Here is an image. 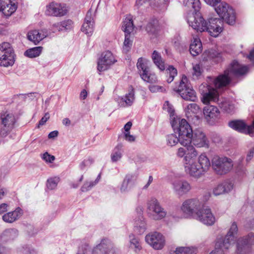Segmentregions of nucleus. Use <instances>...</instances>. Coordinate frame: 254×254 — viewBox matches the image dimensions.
<instances>
[{
  "mask_svg": "<svg viewBox=\"0 0 254 254\" xmlns=\"http://www.w3.org/2000/svg\"><path fill=\"white\" fill-rule=\"evenodd\" d=\"M248 70L247 66L241 65L237 61H233L224 71V74L220 75L215 79L208 77L207 83H202L199 87V90L202 96L201 101L204 104H208L211 101L217 102V100L220 98L218 97L216 88L227 86L233 77L245 74Z\"/></svg>",
  "mask_w": 254,
  "mask_h": 254,
  "instance_id": "nucleus-1",
  "label": "nucleus"
},
{
  "mask_svg": "<svg viewBox=\"0 0 254 254\" xmlns=\"http://www.w3.org/2000/svg\"><path fill=\"white\" fill-rule=\"evenodd\" d=\"M186 156L184 158L185 171L190 176L194 179H199L208 171L211 163L205 153L198 156L196 149L191 144L188 146Z\"/></svg>",
  "mask_w": 254,
  "mask_h": 254,
  "instance_id": "nucleus-2",
  "label": "nucleus"
},
{
  "mask_svg": "<svg viewBox=\"0 0 254 254\" xmlns=\"http://www.w3.org/2000/svg\"><path fill=\"white\" fill-rule=\"evenodd\" d=\"M188 22L191 27L197 32L207 31L214 37H217L222 31L223 21L220 18H210L208 22L202 16L190 17Z\"/></svg>",
  "mask_w": 254,
  "mask_h": 254,
  "instance_id": "nucleus-3",
  "label": "nucleus"
},
{
  "mask_svg": "<svg viewBox=\"0 0 254 254\" xmlns=\"http://www.w3.org/2000/svg\"><path fill=\"white\" fill-rule=\"evenodd\" d=\"M238 226L236 222L231 224L224 238L218 239L215 248L209 254H224L235 244L237 237Z\"/></svg>",
  "mask_w": 254,
  "mask_h": 254,
  "instance_id": "nucleus-4",
  "label": "nucleus"
},
{
  "mask_svg": "<svg viewBox=\"0 0 254 254\" xmlns=\"http://www.w3.org/2000/svg\"><path fill=\"white\" fill-rule=\"evenodd\" d=\"M171 125L174 131L177 132L181 138V144H190V135L193 131L188 122L184 119L177 118L172 121Z\"/></svg>",
  "mask_w": 254,
  "mask_h": 254,
  "instance_id": "nucleus-5",
  "label": "nucleus"
},
{
  "mask_svg": "<svg viewBox=\"0 0 254 254\" xmlns=\"http://www.w3.org/2000/svg\"><path fill=\"white\" fill-rule=\"evenodd\" d=\"M210 163L215 173L219 175L226 174L231 170L234 165L231 159L218 155L214 156Z\"/></svg>",
  "mask_w": 254,
  "mask_h": 254,
  "instance_id": "nucleus-6",
  "label": "nucleus"
},
{
  "mask_svg": "<svg viewBox=\"0 0 254 254\" xmlns=\"http://www.w3.org/2000/svg\"><path fill=\"white\" fill-rule=\"evenodd\" d=\"M173 90L185 100L194 102L197 99L195 91L189 83L188 78L185 75L182 76L179 85L174 87Z\"/></svg>",
  "mask_w": 254,
  "mask_h": 254,
  "instance_id": "nucleus-7",
  "label": "nucleus"
},
{
  "mask_svg": "<svg viewBox=\"0 0 254 254\" xmlns=\"http://www.w3.org/2000/svg\"><path fill=\"white\" fill-rule=\"evenodd\" d=\"M15 61V54L11 45L8 42L0 44V66H11Z\"/></svg>",
  "mask_w": 254,
  "mask_h": 254,
  "instance_id": "nucleus-8",
  "label": "nucleus"
},
{
  "mask_svg": "<svg viewBox=\"0 0 254 254\" xmlns=\"http://www.w3.org/2000/svg\"><path fill=\"white\" fill-rule=\"evenodd\" d=\"M215 10L219 16L228 24L233 25L235 23V12L228 3L220 2L215 7Z\"/></svg>",
  "mask_w": 254,
  "mask_h": 254,
  "instance_id": "nucleus-9",
  "label": "nucleus"
},
{
  "mask_svg": "<svg viewBox=\"0 0 254 254\" xmlns=\"http://www.w3.org/2000/svg\"><path fill=\"white\" fill-rule=\"evenodd\" d=\"M0 134L2 136H5L14 128L16 119L12 112L3 111L0 114Z\"/></svg>",
  "mask_w": 254,
  "mask_h": 254,
  "instance_id": "nucleus-10",
  "label": "nucleus"
},
{
  "mask_svg": "<svg viewBox=\"0 0 254 254\" xmlns=\"http://www.w3.org/2000/svg\"><path fill=\"white\" fill-rule=\"evenodd\" d=\"M254 245V233H250L247 235L239 238L236 241L237 254H251L253 250L252 246Z\"/></svg>",
  "mask_w": 254,
  "mask_h": 254,
  "instance_id": "nucleus-11",
  "label": "nucleus"
},
{
  "mask_svg": "<svg viewBox=\"0 0 254 254\" xmlns=\"http://www.w3.org/2000/svg\"><path fill=\"white\" fill-rule=\"evenodd\" d=\"M202 206V202L198 199L191 198L187 199L183 203L181 209L185 214L195 218Z\"/></svg>",
  "mask_w": 254,
  "mask_h": 254,
  "instance_id": "nucleus-12",
  "label": "nucleus"
},
{
  "mask_svg": "<svg viewBox=\"0 0 254 254\" xmlns=\"http://www.w3.org/2000/svg\"><path fill=\"white\" fill-rule=\"evenodd\" d=\"M147 209L152 218L155 220L164 218L167 212L161 206L159 202L155 198H152L148 201Z\"/></svg>",
  "mask_w": 254,
  "mask_h": 254,
  "instance_id": "nucleus-13",
  "label": "nucleus"
},
{
  "mask_svg": "<svg viewBox=\"0 0 254 254\" xmlns=\"http://www.w3.org/2000/svg\"><path fill=\"white\" fill-rule=\"evenodd\" d=\"M133 29L134 25L131 17L129 16L126 18L122 25V30L125 33V38L123 49L124 52L126 53L130 50L132 46V41L130 39V34L133 31Z\"/></svg>",
  "mask_w": 254,
  "mask_h": 254,
  "instance_id": "nucleus-14",
  "label": "nucleus"
},
{
  "mask_svg": "<svg viewBox=\"0 0 254 254\" xmlns=\"http://www.w3.org/2000/svg\"><path fill=\"white\" fill-rule=\"evenodd\" d=\"M93 254H120V250L110 240L104 239L94 248Z\"/></svg>",
  "mask_w": 254,
  "mask_h": 254,
  "instance_id": "nucleus-15",
  "label": "nucleus"
},
{
  "mask_svg": "<svg viewBox=\"0 0 254 254\" xmlns=\"http://www.w3.org/2000/svg\"><path fill=\"white\" fill-rule=\"evenodd\" d=\"M229 126L239 132L254 136V120L251 126H247L241 120H234L229 123Z\"/></svg>",
  "mask_w": 254,
  "mask_h": 254,
  "instance_id": "nucleus-16",
  "label": "nucleus"
},
{
  "mask_svg": "<svg viewBox=\"0 0 254 254\" xmlns=\"http://www.w3.org/2000/svg\"><path fill=\"white\" fill-rule=\"evenodd\" d=\"M145 241L155 250L162 249L165 245L164 236L160 233H150L145 237Z\"/></svg>",
  "mask_w": 254,
  "mask_h": 254,
  "instance_id": "nucleus-17",
  "label": "nucleus"
},
{
  "mask_svg": "<svg viewBox=\"0 0 254 254\" xmlns=\"http://www.w3.org/2000/svg\"><path fill=\"white\" fill-rule=\"evenodd\" d=\"M190 138V144L192 142L197 147H209V141L202 130H195L192 132Z\"/></svg>",
  "mask_w": 254,
  "mask_h": 254,
  "instance_id": "nucleus-18",
  "label": "nucleus"
},
{
  "mask_svg": "<svg viewBox=\"0 0 254 254\" xmlns=\"http://www.w3.org/2000/svg\"><path fill=\"white\" fill-rule=\"evenodd\" d=\"M194 218L207 226L213 225L216 221L215 217L210 208L207 207L205 208L202 207Z\"/></svg>",
  "mask_w": 254,
  "mask_h": 254,
  "instance_id": "nucleus-19",
  "label": "nucleus"
},
{
  "mask_svg": "<svg viewBox=\"0 0 254 254\" xmlns=\"http://www.w3.org/2000/svg\"><path fill=\"white\" fill-rule=\"evenodd\" d=\"M116 62V61L111 52L108 51L103 52L98 60L97 69L100 72L105 71Z\"/></svg>",
  "mask_w": 254,
  "mask_h": 254,
  "instance_id": "nucleus-20",
  "label": "nucleus"
},
{
  "mask_svg": "<svg viewBox=\"0 0 254 254\" xmlns=\"http://www.w3.org/2000/svg\"><path fill=\"white\" fill-rule=\"evenodd\" d=\"M172 189L178 195L183 196L189 193L191 190L190 184L185 180H177L172 183Z\"/></svg>",
  "mask_w": 254,
  "mask_h": 254,
  "instance_id": "nucleus-21",
  "label": "nucleus"
},
{
  "mask_svg": "<svg viewBox=\"0 0 254 254\" xmlns=\"http://www.w3.org/2000/svg\"><path fill=\"white\" fill-rule=\"evenodd\" d=\"M67 10L64 4L51 2L46 6L45 14L48 16H63L66 14Z\"/></svg>",
  "mask_w": 254,
  "mask_h": 254,
  "instance_id": "nucleus-22",
  "label": "nucleus"
},
{
  "mask_svg": "<svg viewBox=\"0 0 254 254\" xmlns=\"http://www.w3.org/2000/svg\"><path fill=\"white\" fill-rule=\"evenodd\" d=\"M95 12L90 9L87 12L84 22L81 27V31L88 36H91L94 29Z\"/></svg>",
  "mask_w": 254,
  "mask_h": 254,
  "instance_id": "nucleus-23",
  "label": "nucleus"
},
{
  "mask_svg": "<svg viewBox=\"0 0 254 254\" xmlns=\"http://www.w3.org/2000/svg\"><path fill=\"white\" fill-rule=\"evenodd\" d=\"M135 100V92L132 86L129 87L128 92L125 95L119 96L116 99L118 105L121 107L126 108L131 106Z\"/></svg>",
  "mask_w": 254,
  "mask_h": 254,
  "instance_id": "nucleus-24",
  "label": "nucleus"
},
{
  "mask_svg": "<svg viewBox=\"0 0 254 254\" xmlns=\"http://www.w3.org/2000/svg\"><path fill=\"white\" fill-rule=\"evenodd\" d=\"M48 36L46 29H34L29 31L27 35V39L35 45H38Z\"/></svg>",
  "mask_w": 254,
  "mask_h": 254,
  "instance_id": "nucleus-25",
  "label": "nucleus"
},
{
  "mask_svg": "<svg viewBox=\"0 0 254 254\" xmlns=\"http://www.w3.org/2000/svg\"><path fill=\"white\" fill-rule=\"evenodd\" d=\"M234 187L233 183L229 180L219 183L213 188L212 192L215 196L229 193Z\"/></svg>",
  "mask_w": 254,
  "mask_h": 254,
  "instance_id": "nucleus-26",
  "label": "nucleus"
},
{
  "mask_svg": "<svg viewBox=\"0 0 254 254\" xmlns=\"http://www.w3.org/2000/svg\"><path fill=\"white\" fill-rule=\"evenodd\" d=\"M217 104L224 112L232 114L236 110L234 101L229 99L221 98L217 100Z\"/></svg>",
  "mask_w": 254,
  "mask_h": 254,
  "instance_id": "nucleus-27",
  "label": "nucleus"
},
{
  "mask_svg": "<svg viewBox=\"0 0 254 254\" xmlns=\"http://www.w3.org/2000/svg\"><path fill=\"white\" fill-rule=\"evenodd\" d=\"M218 109L212 105H206L203 108V114L208 122L213 123L219 116Z\"/></svg>",
  "mask_w": 254,
  "mask_h": 254,
  "instance_id": "nucleus-28",
  "label": "nucleus"
},
{
  "mask_svg": "<svg viewBox=\"0 0 254 254\" xmlns=\"http://www.w3.org/2000/svg\"><path fill=\"white\" fill-rule=\"evenodd\" d=\"M17 8V5L15 3H12L10 0L0 1V12L1 11L6 17L10 16L16 11Z\"/></svg>",
  "mask_w": 254,
  "mask_h": 254,
  "instance_id": "nucleus-29",
  "label": "nucleus"
},
{
  "mask_svg": "<svg viewBox=\"0 0 254 254\" xmlns=\"http://www.w3.org/2000/svg\"><path fill=\"white\" fill-rule=\"evenodd\" d=\"M22 214L23 210L18 207L14 211L5 213L2 219L5 222L12 223L18 220Z\"/></svg>",
  "mask_w": 254,
  "mask_h": 254,
  "instance_id": "nucleus-30",
  "label": "nucleus"
},
{
  "mask_svg": "<svg viewBox=\"0 0 254 254\" xmlns=\"http://www.w3.org/2000/svg\"><path fill=\"white\" fill-rule=\"evenodd\" d=\"M135 176L132 174H127L125 176L120 188L121 192L130 190L135 184Z\"/></svg>",
  "mask_w": 254,
  "mask_h": 254,
  "instance_id": "nucleus-31",
  "label": "nucleus"
},
{
  "mask_svg": "<svg viewBox=\"0 0 254 254\" xmlns=\"http://www.w3.org/2000/svg\"><path fill=\"white\" fill-rule=\"evenodd\" d=\"M18 235V231L15 228L5 229L0 235V238L3 242H8L14 240Z\"/></svg>",
  "mask_w": 254,
  "mask_h": 254,
  "instance_id": "nucleus-32",
  "label": "nucleus"
},
{
  "mask_svg": "<svg viewBox=\"0 0 254 254\" xmlns=\"http://www.w3.org/2000/svg\"><path fill=\"white\" fill-rule=\"evenodd\" d=\"M141 212V209L140 208L138 217L137 219L135 220L134 222V230L136 231L138 234L143 233L146 229V223L142 216Z\"/></svg>",
  "mask_w": 254,
  "mask_h": 254,
  "instance_id": "nucleus-33",
  "label": "nucleus"
},
{
  "mask_svg": "<svg viewBox=\"0 0 254 254\" xmlns=\"http://www.w3.org/2000/svg\"><path fill=\"white\" fill-rule=\"evenodd\" d=\"M146 30L151 38L156 37L158 32V21L156 19L151 20L146 25Z\"/></svg>",
  "mask_w": 254,
  "mask_h": 254,
  "instance_id": "nucleus-34",
  "label": "nucleus"
},
{
  "mask_svg": "<svg viewBox=\"0 0 254 254\" xmlns=\"http://www.w3.org/2000/svg\"><path fill=\"white\" fill-rule=\"evenodd\" d=\"M202 47L200 39L194 38L190 47V51L193 56H196L201 53Z\"/></svg>",
  "mask_w": 254,
  "mask_h": 254,
  "instance_id": "nucleus-35",
  "label": "nucleus"
},
{
  "mask_svg": "<svg viewBox=\"0 0 254 254\" xmlns=\"http://www.w3.org/2000/svg\"><path fill=\"white\" fill-rule=\"evenodd\" d=\"M152 60L155 64L161 71L164 70L165 65L160 54L156 51H154L152 55Z\"/></svg>",
  "mask_w": 254,
  "mask_h": 254,
  "instance_id": "nucleus-36",
  "label": "nucleus"
},
{
  "mask_svg": "<svg viewBox=\"0 0 254 254\" xmlns=\"http://www.w3.org/2000/svg\"><path fill=\"white\" fill-rule=\"evenodd\" d=\"M123 145L118 144L114 149L111 155V160L113 162H116L120 160L122 157Z\"/></svg>",
  "mask_w": 254,
  "mask_h": 254,
  "instance_id": "nucleus-37",
  "label": "nucleus"
},
{
  "mask_svg": "<svg viewBox=\"0 0 254 254\" xmlns=\"http://www.w3.org/2000/svg\"><path fill=\"white\" fill-rule=\"evenodd\" d=\"M73 22L70 19L63 21L53 25L59 31L70 30L72 28Z\"/></svg>",
  "mask_w": 254,
  "mask_h": 254,
  "instance_id": "nucleus-38",
  "label": "nucleus"
},
{
  "mask_svg": "<svg viewBox=\"0 0 254 254\" xmlns=\"http://www.w3.org/2000/svg\"><path fill=\"white\" fill-rule=\"evenodd\" d=\"M148 63L149 62L147 60L142 58L138 59L136 65L138 69L140 71V74L141 73H145L149 70Z\"/></svg>",
  "mask_w": 254,
  "mask_h": 254,
  "instance_id": "nucleus-39",
  "label": "nucleus"
},
{
  "mask_svg": "<svg viewBox=\"0 0 254 254\" xmlns=\"http://www.w3.org/2000/svg\"><path fill=\"white\" fill-rule=\"evenodd\" d=\"M200 111V108L196 103L189 104L185 109L186 114L188 117L196 115Z\"/></svg>",
  "mask_w": 254,
  "mask_h": 254,
  "instance_id": "nucleus-40",
  "label": "nucleus"
},
{
  "mask_svg": "<svg viewBox=\"0 0 254 254\" xmlns=\"http://www.w3.org/2000/svg\"><path fill=\"white\" fill-rule=\"evenodd\" d=\"M43 47L41 46L32 48L27 50L24 52V55L30 58L38 57L41 53Z\"/></svg>",
  "mask_w": 254,
  "mask_h": 254,
  "instance_id": "nucleus-41",
  "label": "nucleus"
},
{
  "mask_svg": "<svg viewBox=\"0 0 254 254\" xmlns=\"http://www.w3.org/2000/svg\"><path fill=\"white\" fill-rule=\"evenodd\" d=\"M166 144L170 147L175 146L180 142L181 143V138L177 136L176 134L172 133L168 134L166 137Z\"/></svg>",
  "mask_w": 254,
  "mask_h": 254,
  "instance_id": "nucleus-42",
  "label": "nucleus"
},
{
  "mask_svg": "<svg viewBox=\"0 0 254 254\" xmlns=\"http://www.w3.org/2000/svg\"><path fill=\"white\" fill-rule=\"evenodd\" d=\"M177 70L173 65H169L166 70L167 82L168 83L172 82L175 77L177 75Z\"/></svg>",
  "mask_w": 254,
  "mask_h": 254,
  "instance_id": "nucleus-43",
  "label": "nucleus"
},
{
  "mask_svg": "<svg viewBox=\"0 0 254 254\" xmlns=\"http://www.w3.org/2000/svg\"><path fill=\"white\" fill-rule=\"evenodd\" d=\"M140 76L144 81L150 84H154L158 81L156 75L154 73H150L149 70L145 73H141Z\"/></svg>",
  "mask_w": 254,
  "mask_h": 254,
  "instance_id": "nucleus-44",
  "label": "nucleus"
},
{
  "mask_svg": "<svg viewBox=\"0 0 254 254\" xmlns=\"http://www.w3.org/2000/svg\"><path fill=\"white\" fill-rule=\"evenodd\" d=\"M184 3L189 8H192L194 11H199L200 8L199 0H184Z\"/></svg>",
  "mask_w": 254,
  "mask_h": 254,
  "instance_id": "nucleus-45",
  "label": "nucleus"
},
{
  "mask_svg": "<svg viewBox=\"0 0 254 254\" xmlns=\"http://www.w3.org/2000/svg\"><path fill=\"white\" fill-rule=\"evenodd\" d=\"M130 247L135 249V251H139L141 249L140 245L139 239L134 235L131 234L129 236Z\"/></svg>",
  "mask_w": 254,
  "mask_h": 254,
  "instance_id": "nucleus-46",
  "label": "nucleus"
},
{
  "mask_svg": "<svg viewBox=\"0 0 254 254\" xmlns=\"http://www.w3.org/2000/svg\"><path fill=\"white\" fill-rule=\"evenodd\" d=\"M59 182L60 178L58 177L49 178L47 181V187L49 190H54L57 188Z\"/></svg>",
  "mask_w": 254,
  "mask_h": 254,
  "instance_id": "nucleus-47",
  "label": "nucleus"
},
{
  "mask_svg": "<svg viewBox=\"0 0 254 254\" xmlns=\"http://www.w3.org/2000/svg\"><path fill=\"white\" fill-rule=\"evenodd\" d=\"M176 254H194V250L188 247L177 248L175 251Z\"/></svg>",
  "mask_w": 254,
  "mask_h": 254,
  "instance_id": "nucleus-48",
  "label": "nucleus"
},
{
  "mask_svg": "<svg viewBox=\"0 0 254 254\" xmlns=\"http://www.w3.org/2000/svg\"><path fill=\"white\" fill-rule=\"evenodd\" d=\"M97 184V181L86 182L81 187L80 190L82 192L87 191L90 190Z\"/></svg>",
  "mask_w": 254,
  "mask_h": 254,
  "instance_id": "nucleus-49",
  "label": "nucleus"
},
{
  "mask_svg": "<svg viewBox=\"0 0 254 254\" xmlns=\"http://www.w3.org/2000/svg\"><path fill=\"white\" fill-rule=\"evenodd\" d=\"M202 72V69L199 64H196L193 65L192 74L193 77L195 76L196 78H198L201 75Z\"/></svg>",
  "mask_w": 254,
  "mask_h": 254,
  "instance_id": "nucleus-50",
  "label": "nucleus"
},
{
  "mask_svg": "<svg viewBox=\"0 0 254 254\" xmlns=\"http://www.w3.org/2000/svg\"><path fill=\"white\" fill-rule=\"evenodd\" d=\"M148 88L152 93H156L158 92H163L165 91V89L163 86L154 85L153 84H151L149 85Z\"/></svg>",
  "mask_w": 254,
  "mask_h": 254,
  "instance_id": "nucleus-51",
  "label": "nucleus"
},
{
  "mask_svg": "<svg viewBox=\"0 0 254 254\" xmlns=\"http://www.w3.org/2000/svg\"><path fill=\"white\" fill-rule=\"evenodd\" d=\"M94 162L91 158L84 160L79 165V168L81 170H83L86 167L90 166Z\"/></svg>",
  "mask_w": 254,
  "mask_h": 254,
  "instance_id": "nucleus-52",
  "label": "nucleus"
},
{
  "mask_svg": "<svg viewBox=\"0 0 254 254\" xmlns=\"http://www.w3.org/2000/svg\"><path fill=\"white\" fill-rule=\"evenodd\" d=\"M189 144L186 145H183L184 147H180L178 149V151L177 152V155L179 158H185V157L186 156L187 154V151L188 149V146H189Z\"/></svg>",
  "mask_w": 254,
  "mask_h": 254,
  "instance_id": "nucleus-53",
  "label": "nucleus"
},
{
  "mask_svg": "<svg viewBox=\"0 0 254 254\" xmlns=\"http://www.w3.org/2000/svg\"><path fill=\"white\" fill-rule=\"evenodd\" d=\"M91 251L87 245H82L79 248L77 254H90Z\"/></svg>",
  "mask_w": 254,
  "mask_h": 254,
  "instance_id": "nucleus-54",
  "label": "nucleus"
},
{
  "mask_svg": "<svg viewBox=\"0 0 254 254\" xmlns=\"http://www.w3.org/2000/svg\"><path fill=\"white\" fill-rule=\"evenodd\" d=\"M42 158L48 163H52L55 160V156L49 154L48 152L44 153L42 155Z\"/></svg>",
  "mask_w": 254,
  "mask_h": 254,
  "instance_id": "nucleus-55",
  "label": "nucleus"
},
{
  "mask_svg": "<svg viewBox=\"0 0 254 254\" xmlns=\"http://www.w3.org/2000/svg\"><path fill=\"white\" fill-rule=\"evenodd\" d=\"M22 253L23 254H36V252L33 249H32L29 247L26 246L25 248H23Z\"/></svg>",
  "mask_w": 254,
  "mask_h": 254,
  "instance_id": "nucleus-56",
  "label": "nucleus"
},
{
  "mask_svg": "<svg viewBox=\"0 0 254 254\" xmlns=\"http://www.w3.org/2000/svg\"><path fill=\"white\" fill-rule=\"evenodd\" d=\"M50 115L48 113H45L44 116L39 122L37 127H40V126L44 125L46 122L49 119Z\"/></svg>",
  "mask_w": 254,
  "mask_h": 254,
  "instance_id": "nucleus-57",
  "label": "nucleus"
},
{
  "mask_svg": "<svg viewBox=\"0 0 254 254\" xmlns=\"http://www.w3.org/2000/svg\"><path fill=\"white\" fill-rule=\"evenodd\" d=\"M124 138L126 140L130 142H132L135 140V137L130 134V132H124Z\"/></svg>",
  "mask_w": 254,
  "mask_h": 254,
  "instance_id": "nucleus-58",
  "label": "nucleus"
},
{
  "mask_svg": "<svg viewBox=\"0 0 254 254\" xmlns=\"http://www.w3.org/2000/svg\"><path fill=\"white\" fill-rule=\"evenodd\" d=\"M237 173L239 176H243L246 174V170L245 167L239 166L237 169Z\"/></svg>",
  "mask_w": 254,
  "mask_h": 254,
  "instance_id": "nucleus-59",
  "label": "nucleus"
},
{
  "mask_svg": "<svg viewBox=\"0 0 254 254\" xmlns=\"http://www.w3.org/2000/svg\"><path fill=\"white\" fill-rule=\"evenodd\" d=\"M204 1L208 4L215 7L218 4L221 0H204Z\"/></svg>",
  "mask_w": 254,
  "mask_h": 254,
  "instance_id": "nucleus-60",
  "label": "nucleus"
},
{
  "mask_svg": "<svg viewBox=\"0 0 254 254\" xmlns=\"http://www.w3.org/2000/svg\"><path fill=\"white\" fill-rule=\"evenodd\" d=\"M83 179V175H82L80 177V178L79 179V180L78 181H77L76 182H75V183H71L70 184V186L71 187H72V188H74V189H76L77 188H78L80 184V183L82 181Z\"/></svg>",
  "mask_w": 254,
  "mask_h": 254,
  "instance_id": "nucleus-61",
  "label": "nucleus"
},
{
  "mask_svg": "<svg viewBox=\"0 0 254 254\" xmlns=\"http://www.w3.org/2000/svg\"><path fill=\"white\" fill-rule=\"evenodd\" d=\"M254 153V148L251 149L247 155L246 161L249 162L253 158Z\"/></svg>",
  "mask_w": 254,
  "mask_h": 254,
  "instance_id": "nucleus-62",
  "label": "nucleus"
},
{
  "mask_svg": "<svg viewBox=\"0 0 254 254\" xmlns=\"http://www.w3.org/2000/svg\"><path fill=\"white\" fill-rule=\"evenodd\" d=\"M59 132L57 130H54L50 132L48 134V138L49 139L54 138L58 136Z\"/></svg>",
  "mask_w": 254,
  "mask_h": 254,
  "instance_id": "nucleus-63",
  "label": "nucleus"
},
{
  "mask_svg": "<svg viewBox=\"0 0 254 254\" xmlns=\"http://www.w3.org/2000/svg\"><path fill=\"white\" fill-rule=\"evenodd\" d=\"M132 126V123L128 122L124 126L125 132H129V130Z\"/></svg>",
  "mask_w": 254,
  "mask_h": 254,
  "instance_id": "nucleus-64",
  "label": "nucleus"
}]
</instances>
